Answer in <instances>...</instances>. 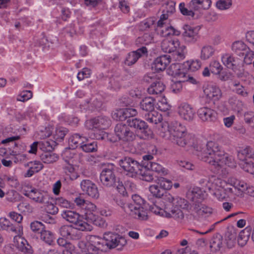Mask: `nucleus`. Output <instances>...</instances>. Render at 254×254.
<instances>
[{
	"label": "nucleus",
	"mask_w": 254,
	"mask_h": 254,
	"mask_svg": "<svg viewBox=\"0 0 254 254\" xmlns=\"http://www.w3.org/2000/svg\"><path fill=\"white\" fill-rule=\"evenodd\" d=\"M210 71L215 74L220 73L223 69L222 66L220 63L217 61H212L210 64Z\"/></svg>",
	"instance_id": "0e129e2a"
},
{
	"label": "nucleus",
	"mask_w": 254,
	"mask_h": 254,
	"mask_svg": "<svg viewBox=\"0 0 254 254\" xmlns=\"http://www.w3.org/2000/svg\"><path fill=\"white\" fill-rule=\"evenodd\" d=\"M251 230V227H247L240 232L237 240L240 246L243 247L246 244L250 236Z\"/></svg>",
	"instance_id": "72a5a7b5"
},
{
	"label": "nucleus",
	"mask_w": 254,
	"mask_h": 254,
	"mask_svg": "<svg viewBox=\"0 0 254 254\" xmlns=\"http://www.w3.org/2000/svg\"><path fill=\"white\" fill-rule=\"evenodd\" d=\"M116 166L113 164H108L104 167L100 173V180L102 185L107 187H116L118 191L123 194L126 188L119 178L116 176Z\"/></svg>",
	"instance_id": "423d86ee"
},
{
	"label": "nucleus",
	"mask_w": 254,
	"mask_h": 254,
	"mask_svg": "<svg viewBox=\"0 0 254 254\" xmlns=\"http://www.w3.org/2000/svg\"><path fill=\"white\" fill-rule=\"evenodd\" d=\"M165 86L160 80L153 82L147 89L150 94H158L161 93L165 89Z\"/></svg>",
	"instance_id": "f704fd0d"
},
{
	"label": "nucleus",
	"mask_w": 254,
	"mask_h": 254,
	"mask_svg": "<svg viewBox=\"0 0 254 254\" xmlns=\"http://www.w3.org/2000/svg\"><path fill=\"white\" fill-rule=\"evenodd\" d=\"M126 191L124 192L125 193ZM125 193L121 194L115 196L114 201L120 206L125 212L129 214L134 218L140 220H146L147 213L144 210L146 206L144 203V200L138 195H132L133 202L130 204L127 203V199L124 196Z\"/></svg>",
	"instance_id": "20e7f679"
},
{
	"label": "nucleus",
	"mask_w": 254,
	"mask_h": 254,
	"mask_svg": "<svg viewBox=\"0 0 254 254\" xmlns=\"http://www.w3.org/2000/svg\"><path fill=\"white\" fill-rule=\"evenodd\" d=\"M231 230H228L225 235V243L228 248L234 247L236 243V233L234 228L231 227Z\"/></svg>",
	"instance_id": "c9c22d12"
},
{
	"label": "nucleus",
	"mask_w": 254,
	"mask_h": 254,
	"mask_svg": "<svg viewBox=\"0 0 254 254\" xmlns=\"http://www.w3.org/2000/svg\"><path fill=\"white\" fill-rule=\"evenodd\" d=\"M146 168L150 170L151 171L157 173L160 175H166L167 174V171L161 165L155 162H149L146 165Z\"/></svg>",
	"instance_id": "ea45409f"
},
{
	"label": "nucleus",
	"mask_w": 254,
	"mask_h": 254,
	"mask_svg": "<svg viewBox=\"0 0 254 254\" xmlns=\"http://www.w3.org/2000/svg\"><path fill=\"white\" fill-rule=\"evenodd\" d=\"M199 29L197 27H192L189 25L184 26L183 37L186 43L192 44L196 43L199 39Z\"/></svg>",
	"instance_id": "4468645a"
},
{
	"label": "nucleus",
	"mask_w": 254,
	"mask_h": 254,
	"mask_svg": "<svg viewBox=\"0 0 254 254\" xmlns=\"http://www.w3.org/2000/svg\"><path fill=\"white\" fill-rule=\"evenodd\" d=\"M62 218L70 223L73 224L81 231H90L91 226L82 220V216L75 211L64 210L61 214Z\"/></svg>",
	"instance_id": "6e6552de"
},
{
	"label": "nucleus",
	"mask_w": 254,
	"mask_h": 254,
	"mask_svg": "<svg viewBox=\"0 0 254 254\" xmlns=\"http://www.w3.org/2000/svg\"><path fill=\"white\" fill-rule=\"evenodd\" d=\"M144 119L149 123L154 125L160 123L163 120L161 114L154 110L146 113L144 115Z\"/></svg>",
	"instance_id": "7c9ffc66"
},
{
	"label": "nucleus",
	"mask_w": 254,
	"mask_h": 254,
	"mask_svg": "<svg viewBox=\"0 0 254 254\" xmlns=\"http://www.w3.org/2000/svg\"><path fill=\"white\" fill-rule=\"evenodd\" d=\"M19 211L24 213H30L33 211V207L27 202H22L17 205Z\"/></svg>",
	"instance_id": "680f3d73"
},
{
	"label": "nucleus",
	"mask_w": 254,
	"mask_h": 254,
	"mask_svg": "<svg viewBox=\"0 0 254 254\" xmlns=\"http://www.w3.org/2000/svg\"><path fill=\"white\" fill-rule=\"evenodd\" d=\"M144 205L146 206L144 207V210L146 211L147 214V210L148 209L151 212L155 214L165 217L167 218L172 217L178 220H182L184 217V215L183 212L178 209H171L169 206H165L164 209H162L156 204L153 203L152 204H147L144 202ZM147 219V217L146 219Z\"/></svg>",
	"instance_id": "0eeeda50"
},
{
	"label": "nucleus",
	"mask_w": 254,
	"mask_h": 254,
	"mask_svg": "<svg viewBox=\"0 0 254 254\" xmlns=\"http://www.w3.org/2000/svg\"><path fill=\"white\" fill-rule=\"evenodd\" d=\"M20 229L19 224L17 226L14 225L8 219L5 217L0 218V229L17 234Z\"/></svg>",
	"instance_id": "b1692460"
},
{
	"label": "nucleus",
	"mask_w": 254,
	"mask_h": 254,
	"mask_svg": "<svg viewBox=\"0 0 254 254\" xmlns=\"http://www.w3.org/2000/svg\"><path fill=\"white\" fill-rule=\"evenodd\" d=\"M80 148L82 150L87 153L95 152L97 150V144L96 141L91 143H83Z\"/></svg>",
	"instance_id": "864d4df0"
},
{
	"label": "nucleus",
	"mask_w": 254,
	"mask_h": 254,
	"mask_svg": "<svg viewBox=\"0 0 254 254\" xmlns=\"http://www.w3.org/2000/svg\"><path fill=\"white\" fill-rule=\"evenodd\" d=\"M160 135L182 147L193 146L196 142L194 136L188 133L186 127L178 121L169 124L167 131L161 130Z\"/></svg>",
	"instance_id": "7ed1b4c3"
},
{
	"label": "nucleus",
	"mask_w": 254,
	"mask_h": 254,
	"mask_svg": "<svg viewBox=\"0 0 254 254\" xmlns=\"http://www.w3.org/2000/svg\"><path fill=\"white\" fill-rule=\"evenodd\" d=\"M178 112L182 119L187 121H191L195 115L193 108L187 103H182L179 106Z\"/></svg>",
	"instance_id": "f3484780"
},
{
	"label": "nucleus",
	"mask_w": 254,
	"mask_h": 254,
	"mask_svg": "<svg viewBox=\"0 0 254 254\" xmlns=\"http://www.w3.org/2000/svg\"><path fill=\"white\" fill-rule=\"evenodd\" d=\"M155 182L161 189H164L165 191L171 189L172 187V182L163 177H157Z\"/></svg>",
	"instance_id": "a18cd8bd"
},
{
	"label": "nucleus",
	"mask_w": 254,
	"mask_h": 254,
	"mask_svg": "<svg viewBox=\"0 0 254 254\" xmlns=\"http://www.w3.org/2000/svg\"><path fill=\"white\" fill-rule=\"evenodd\" d=\"M155 19L154 17H150L141 21L139 25V29L141 31H145L152 28L155 27Z\"/></svg>",
	"instance_id": "c03bdc74"
},
{
	"label": "nucleus",
	"mask_w": 254,
	"mask_h": 254,
	"mask_svg": "<svg viewBox=\"0 0 254 254\" xmlns=\"http://www.w3.org/2000/svg\"><path fill=\"white\" fill-rule=\"evenodd\" d=\"M39 234L41 240L49 245L52 244L54 240V235L51 231L44 229Z\"/></svg>",
	"instance_id": "09e8293b"
},
{
	"label": "nucleus",
	"mask_w": 254,
	"mask_h": 254,
	"mask_svg": "<svg viewBox=\"0 0 254 254\" xmlns=\"http://www.w3.org/2000/svg\"><path fill=\"white\" fill-rule=\"evenodd\" d=\"M85 140H86L85 137L79 133H75L70 137L68 142L70 147L72 149H75L78 146L80 147V146L84 143Z\"/></svg>",
	"instance_id": "2f4dec72"
},
{
	"label": "nucleus",
	"mask_w": 254,
	"mask_h": 254,
	"mask_svg": "<svg viewBox=\"0 0 254 254\" xmlns=\"http://www.w3.org/2000/svg\"><path fill=\"white\" fill-rule=\"evenodd\" d=\"M128 126V125L123 123H119L115 126V133L119 140L128 142L133 141L135 138L134 133Z\"/></svg>",
	"instance_id": "f8f14e48"
},
{
	"label": "nucleus",
	"mask_w": 254,
	"mask_h": 254,
	"mask_svg": "<svg viewBox=\"0 0 254 254\" xmlns=\"http://www.w3.org/2000/svg\"><path fill=\"white\" fill-rule=\"evenodd\" d=\"M171 208V209H178L182 212L181 209L190 210L191 209V206L190 203L184 198L176 197H175V202H174V206Z\"/></svg>",
	"instance_id": "c85d7f7f"
},
{
	"label": "nucleus",
	"mask_w": 254,
	"mask_h": 254,
	"mask_svg": "<svg viewBox=\"0 0 254 254\" xmlns=\"http://www.w3.org/2000/svg\"><path fill=\"white\" fill-rule=\"evenodd\" d=\"M3 180L11 188H17L19 185L17 178L15 176L4 175Z\"/></svg>",
	"instance_id": "8fccbe9b"
},
{
	"label": "nucleus",
	"mask_w": 254,
	"mask_h": 254,
	"mask_svg": "<svg viewBox=\"0 0 254 254\" xmlns=\"http://www.w3.org/2000/svg\"><path fill=\"white\" fill-rule=\"evenodd\" d=\"M127 122L130 127L140 130L142 132L145 131L148 128V125L144 121L136 118H129L127 120Z\"/></svg>",
	"instance_id": "393cba45"
},
{
	"label": "nucleus",
	"mask_w": 254,
	"mask_h": 254,
	"mask_svg": "<svg viewBox=\"0 0 254 254\" xmlns=\"http://www.w3.org/2000/svg\"><path fill=\"white\" fill-rule=\"evenodd\" d=\"M203 92L208 98L214 101L218 100L222 96L220 89L213 85L204 86Z\"/></svg>",
	"instance_id": "412c9836"
},
{
	"label": "nucleus",
	"mask_w": 254,
	"mask_h": 254,
	"mask_svg": "<svg viewBox=\"0 0 254 254\" xmlns=\"http://www.w3.org/2000/svg\"><path fill=\"white\" fill-rule=\"evenodd\" d=\"M240 165L245 171L254 174V163L251 161L242 162Z\"/></svg>",
	"instance_id": "bf43d9fd"
},
{
	"label": "nucleus",
	"mask_w": 254,
	"mask_h": 254,
	"mask_svg": "<svg viewBox=\"0 0 254 254\" xmlns=\"http://www.w3.org/2000/svg\"><path fill=\"white\" fill-rule=\"evenodd\" d=\"M147 49L143 46L138 49L136 51L128 53L125 61V63L126 65L128 66L131 65L135 64L140 57L143 55L147 54Z\"/></svg>",
	"instance_id": "6ab92c4d"
},
{
	"label": "nucleus",
	"mask_w": 254,
	"mask_h": 254,
	"mask_svg": "<svg viewBox=\"0 0 254 254\" xmlns=\"http://www.w3.org/2000/svg\"><path fill=\"white\" fill-rule=\"evenodd\" d=\"M146 167H144L143 165V168L140 169L139 172L137 173V175H140L142 177L141 179L146 182H151L153 179V176L151 173V171L149 169H147Z\"/></svg>",
	"instance_id": "49530a36"
},
{
	"label": "nucleus",
	"mask_w": 254,
	"mask_h": 254,
	"mask_svg": "<svg viewBox=\"0 0 254 254\" xmlns=\"http://www.w3.org/2000/svg\"><path fill=\"white\" fill-rule=\"evenodd\" d=\"M167 15L161 14L160 19L157 23V30L160 32L162 37H166L170 36H179L181 32L167 23Z\"/></svg>",
	"instance_id": "9b49d317"
},
{
	"label": "nucleus",
	"mask_w": 254,
	"mask_h": 254,
	"mask_svg": "<svg viewBox=\"0 0 254 254\" xmlns=\"http://www.w3.org/2000/svg\"><path fill=\"white\" fill-rule=\"evenodd\" d=\"M176 3L173 0L167 1L165 3L164 8L163 9L162 14L167 15V18L169 15L175 11Z\"/></svg>",
	"instance_id": "de8ad7c7"
},
{
	"label": "nucleus",
	"mask_w": 254,
	"mask_h": 254,
	"mask_svg": "<svg viewBox=\"0 0 254 254\" xmlns=\"http://www.w3.org/2000/svg\"><path fill=\"white\" fill-rule=\"evenodd\" d=\"M149 190L153 196L160 198L164 195L165 191L161 189L158 185H153L149 187Z\"/></svg>",
	"instance_id": "3c124183"
},
{
	"label": "nucleus",
	"mask_w": 254,
	"mask_h": 254,
	"mask_svg": "<svg viewBox=\"0 0 254 254\" xmlns=\"http://www.w3.org/2000/svg\"><path fill=\"white\" fill-rule=\"evenodd\" d=\"M111 124V120L106 116H98L87 120L85 123V127L90 130L94 129H105Z\"/></svg>",
	"instance_id": "ddd939ff"
},
{
	"label": "nucleus",
	"mask_w": 254,
	"mask_h": 254,
	"mask_svg": "<svg viewBox=\"0 0 254 254\" xmlns=\"http://www.w3.org/2000/svg\"><path fill=\"white\" fill-rule=\"evenodd\" d=\"M153 40V36L152 33H146L142 36L138 37L135 40V44L139 46L140 45H148Z\"/></svg>",
	"instance_id": "79ce46f5"
},
{
	"label": "nucleus",
	"mask_w": 254,
	"mask_h": 254,
	"mask_svg": "<svg viewBox=\"0 0 254 254\" xmlns=\"http://www.w3.org/2000/svg\"><path fill=\"white\" fill-rule=\"evenodd\" d=\"M89 223H92L95 226L101 228H105L107 226V223L105 220L97 215Z\"/></svg>",
	"instance_id": "774afa93"
},
{
	"label": "nucleus",
	"mask_w": 254,
	"mask_h": 254,
	"mask_svg": "<svg viewBox=\"0 0 254 254\" xmlns=\"http://www.w3.org/2000/svg\"><path fill=\"white\" fill-rule=\"evenodd\" d=\"M19 198V193L14 190H8L5 193V198L10 202H15L18 201Z\"/></svg>",
	"instance_id": "603ef678"
},
{
	"label": "nucleus",
	"mask_w": 254,
	"mask_h": 254,
	"mask_svg": "<svg viewBox=\"0 0 254 254\" xmlns=\"http://www.w3.org/2000/svg\"><path fill=\"white\" fill-rule=\"evenodd\" d=\"M185 80H171L170 89L174 93L180 92L183 88V83Z\"/></svg>",
	"instance_id": "4d7b16f0"
},
{
	"label": "nucleus",
	"mask_w": 254,
	"mask_h": 254,
	"mask_svg": "<svg viewBox=\"0 0 254 254\" xmlns=\"http://www.w3.org/2000/svg\"><path fill=\"white\" fill-rule=\"evenodd\" d=\"M231 49L233 52L239 56H243L250 48L242 41H236L233 43Z\"/></svg>",
	"instance_id": "a878e982"
},
{
	"label": "nucleus",
	"mask_w": 254,
	"mask_h": 254,
	"mask_svg": "<svg viewBox=\"0 0 254 254\" xmlns=\"http://www.w3.org/2000/svg\"><path fill=\"white\" fill-rule=\"evenodd\" d=\"M180 42L178 40H163L161 44L162 49L166 53H172L179 48Z\"/></svg>",
	"instance_id": "cd10ccee"
},
{
	"label": "nucleus",
	"mask_w": 254,
	"mask_h": 254,
	"mask_svg": "<svg viewBox=\"0 0 254 254\" xmlns=\"http://www.w3.org/2000/svg\"><path fill=\"white\" fill-rule=\"evenodd\" d=\"M221 61L223 64L229 68H233L235 66V59L233 56L229 53L222 55Z\"/></svg>",
	"instance_id": "a19ab883"
},
{
	"label": "nucleus",
	"mask_w": 254,
	"mask_h": 254,
	"mask_svg": "<svg viewBox=\"0 0 254 254\" xmlns=\"http://www.w3.org/2000/svg\"><path fill=\"white\" fill-rule=\"evenodd\" d=\"M127 243L123 236L108 233L105 234L103 239L96 236H89L87 242H79L78 246L82 252L85 254H95L99 251H102L106 246L109 249L117 248L118 250L121 251Z\"/></svg>",
	"instance_id": "f257e3e1"
},
{
	"label": "nucleus",
	"mask_w": 254,
	"mask_h": 254,
	"mask_svg": "<svg viewBox=\"0 0 254 254\" xmlns=\"http://www.w3.org/2000/svg\"><path fill=\"white\" fill-rule=\"evenodd\" d=\"M11 154L14 156L13 161L16 164L24 161L26 158L25 154L20 153L16 149L12 151Z\"/></svg>",
	"instance_id": "e2e57ef3"
},
{
	"label": "nucleus",
	"mask_w": 254,
	"mask_h": 254,
	"mask_svg": "<svg viewBox=\"0 0 254 254\" xmlns=\"http://www.w3.org/2000/svg\"><path fill=\"white\" fill-rule=\"evenodd\" d=\"M228 103L232 109L238 112L242 110L244 106V103L234 96L229 98Z\"/></svg>",
	"instance_id": "37998d69"
},
{
	"label": "nucleus",
	"mask_w": 254,
	"mask_h": 254,
	"mask_svg": "<svg viewBox=\"0 0 254 254\" xmlns=\"http://www.w3.org/2000/svg\"><path fill=\"white\" fill-rule=\"evenodd\" d=\"M43 145L45 146L49 147V151L43 152L40 155L41 160L46 164H51L56 162L59 159V156L55 153L50 151L53 148L50 146V143L49 141H45L43 143Z\"/></svg>",
	"instance_id": "aec40b11"
},
{
	"label": "nucleus",
	"mask_w": 254,
	"mask_h": 254,
	"mask_svg": "<svg viewBox=\"0 0 254 254\" xmlns=\"http://www.w3.org/2000/svg\"><path fill=\"white\" fill-rule=\"evenodd\" d=\"M170 62V55H164L157 57L153 62L152 68H154L155 71L149 76L150 79H161L162 75L159 71H164Z\"/></svg>",
	"instance_id": "9d476101"
},
{
	"label": "nucleus",
	"mask_w": 254,
	"mask_h": 254,
	"mask_svg": "<svg viewBox=\"0 0 254 254\" xmlns=\"http://www.w3.org/2000/svg\"><path fill=\"white\" fill-rule=\"evenodd\" d=\"M119 163L126 172V175L131 178L135 177L140 169L143 168V165L129 157L123 158L120 160Z\"/></svg>",
	"instance_id": "1a4fd4ad"
},
{
	"label": "nucleus",
	"mask_w": 254,
	"mask_h": 254,
	"mask_svg": "<svg viewBox=\"0 0 254 254\" xmlns=\"http://www.w3.org/2000/svg\"><path fill=\"white\" fill-rule=\"evenodd\" d=\"M79 231L81 230L77 227H74L69 225H64L60 229L61 235L67 240L79 239L81 236Z\"/></svg>",
	"instance_id": "2eb2a0df"
},
{
	"label": "nucleus",
	"mask_w": 254,
	"mask_h": 254,
	"mask_svg": "<svg viewBox=\"0 0 254 254\" xmlns=\"http://www.w3.org/2000/svg\"><path fill=\"white\" fill-rule=\"evenodd\" d=\"M223 245L222 236L220 234H217L212 239L210 247L212 251L217 252L220 250Z\"/></svg>",
	"instance_id": "e433bc0d"
},
{
	"label": "nucleus",
	"mask_w": 254,
	"mask_h": 254,
	"mask_svg": "<svg viewBox=\"0 0 254 254\" xmlns=\"http://www.w3.org/2000/svg\"><path fill=\"white\" fill-rule=\"evenodd\" d=\"M197 191H200V190L198 188H193L190 192L189 195H192V196L191 198L192 199V203L191 204L190 203V205L191 206V209L193 210L195 212H196L198 214L199 213V209L201 208V206L203 204H202L198 201H194V198H197L199 194L197 193Z\"/></svg>",
	"instance_id": "4c0bfd02"
},
{
	"label": "nucleus",
	"mask_w": 254,
	"mask_h": 254,
	"mask_svg": "<svg viewBox=\"0 0 254 254\" xmlns=\"http://www.w3.org/2000/svg\"><path fill=\"white\" fill-rule=\"evenodd\" d=\"M155 100L152 97H146L139 103L140 109L149 113L154 110Z\"/></svg>",
	"instance_id": "c756f323"
},
{
	"label": "nucleus",
	"mask_w": 254,
	"mask_h": 254,
	"mask_svg": "<svg viewBox=\"0 0 254 254\" xmlns=\"http://www.w3.org/2000/svg\"><path fill=\"white\" fill-rule=\"evenodd\" d=\"M232 5V0H219L216 2V7L220 10L229 8Z\"/></svg>",
	"instance_id": "338daca9"
},
{
	"label": "nucleus",
	"mask_w": 254,
	"mask_h": 254,
	"mask_svg": "<svg viewBox=\"0 0 254 254\" xmlns=\"http://www.w3.org/2000/svg\"><path fill=\"white\" fill-rule=\"evenodd\" d=\"M233 186L242 191H245L247 189L248 184L244 181L237 179H232L231 180Z\"/></svg>",
	"instance_id": "052dcab7"
},
{
	"label": "nucleus",
	"mask_w": 254,
	"mask_h": 254,
	"mask_svg": "<svg viewBox=\"0 0 254 254\" xmlns=\"http://www.w3.org/2000/svg\"><path fill=\"white\" fill-rule=\"evenodd\" d=\"M201 65V63L198 60L187 61L182 65L179 64L171 65L167 70V73L174 78L188 77V79H194L190 71L197 70Z\"/></svg>",
	"instance_id": "39448f33"
},
{
	"label": "nucleus",
	"mask_w": 254,
	"mask_h": 254,
	"mask_svg": "<svg viewBox=\"0 0 254 254\" xmlns=\"http://www.w3.org/2000/svg\"><path fill=\"white\" fill-rule=\"evenodd\" d=\"M214 48L209 45L203 46L200 51V58L202 60H206L212 57L215 54Z\"/></svg>",
	"instance_id": "473e14b6"
},
{
	"label": "nucleus",
	"mask_w": 254,
	"mask_h": 254,
	"mask_svg": "<svg viewBox=\"0 0 254 254\" xmlns=\"http://www.w3.org/2000/svg\"><path fill=\"white\" fill-rule=\"evenodd\" d=\"M25 195L40 203L45 204L48 202V195L46 193L42 192L36 189L31 190L29 192L25 193Z\"/></svg>",
	"instance_id": "4be33fe9"
},
{
	"label": "nucleus",
	"mask_w": 254,
	"mask_h": 254,
	"mask_svg": "<svg viewBox=\"0 0 254 254\" xmlns=\"http://www.w3.org/2000/svg\"><path fill=\"white\" fill-rule=\"evenodd\" d=\"M197 114L200 119L203 122H214L217 119L216 112L207 107L199 108L197 111Z\"/></svg>",
	"instance_id": "a211bd4d"
},
{
	"label": "nucleus",
	"mask_w": 254,
	"mask_h": 254,
	"mask_svg": "<svg viewBox=\"0 0 254 254\" xmlns=\"http://www.w3.org/2000/svg\"><path fill=\"white\" fill-rule=\"evenodd\" d=\"M27 166L29 167V168L24 175L26 178L32 177L34 174L39 172L43 168V164L38 161H31L27 164Z\"/></svg>",
	"instance_id": "bb28decb"
},
{
	"label": "nucleus",
	"mask_w": 254,
	"mask_h": 254,
	"mask_svg": "<svg viewBox=\"0 0 254 254\" xmlns=\"http://www.w3.org/2000/svg\"><path fill=\"white\" fill-rule=\"evenodd\" d=\"M198 156L214 169V172L219 171L224 165L231 167L235 166L233 157L220 150L218 144L213 141H208L206 148Z\"/></svg>",
	"instance_id": "f03ea898"
},
{
	"label": "nucleus",
	"mask_w": 254,
	"mask_h": 254,
	"mask_svg": "<svg viewBox=\"0 0 254 254\" xmlns=\"http://www.w3.org/2000/svg\"><path fill=\"white\" fill-rule=\"evenodd\" d=\"M30 228L34 233L39 234L45 229L44 224L38 221H34L31 222Z\"/></svg>",
	"instance_id": "13d9d810"
},
{
	"label": "nucleus",
	"mask_w": 254,
	"mask_h": 254,
	"mask_svg": "<svg viewBox=\"0 0 254 254\" xmlns=\"http://www.w3.org/2000/svg\"><path fill=\"white\" fill-rule=\"evenodd\" d=\"M104 129H94L91 130L90 137L97 140H103L106 136V132Z\"/></svg>",
	"instance_id": "5fc2aeb1"
},
{
	"label": "nucleus",
	"mask_w": 254,
	"mask_h": 254,
	"mask_svg": "<svg viewBox=\"0 0 254 254\" xmlns=\"http://www.w3.org/2000/svg\"><path fill=\"white\" fill-rule=\"evenodd\" d=\"M56 203L60 206L66 208H72L74 204L62 197H59L56 198Z\"/></svg>",
	"instance_id": "6e6d98bb"
},
{
	"label": "nucleus",
	"mask_w": 254,
	"mask_h": 254,
	"mask_svg": "<svg viewBox=\"0 0 254 254\" xmlns=\"http://www.w3.org/2000/svg\"><path fill=\"white\" fill-rule=\"evenodd\" d=\"M87 203V205L85 206L86 208L82 209L80 212L81 213V215L82 216V219L84 218V219L87 220L86 222L89 224L90 221L93 220L96 215L95 211L97 208L96 206L91 202Z\"/></svg>",
	"instance_id": "5701e85b"
},
{
	"label": "nucleus",
	"mask_w": 254,
	"mask_h": 254,
	"mask_svg": "<svg viewBox=\"0 0 254 254\" xmlns=\"http://www.w3.org/2000/svg\"><path fill=\"white\" fill-rule=\"evenodd\" d=\"M32 97V92L30 90H23L18 95L17 100L25 102Z\"/></svg>",
	"instance_id": "69168bd1"
},
{
	"label": "nucleus",
	"mask_w": 254,
	"mask_h": 254,
	"mask_svg": "<svg viewBox=\"0 0 254 254\" xmlns=\"http://www.w3.org/2000/svg\"><path fill=\"white\" fill-rule=\"evenodd\" d=\"M238 157L242 162L247 161H248L247 158H253L254 157V152L253 151L251 147L247 146L245 148L238 152Z\"/></svg>",
	"instance_id": "58836bf2"
},
{
	"label": "nucleus",
	"mask_w": 254,
	"mask_h": 254,
	"mask_svg": "<svg viewBox=\"0 0 254 254\" xmlns=\"http://www.w3.org/2000/svg\"><path fill=\"white\" fill-rule=\"evenodd\" d=\"M82 190L89 196L97 198L99 193L97 186L89 180H83L80 183Z\"/></svg>",
	"instance_id": "dca6fc26"
}]
</instances>
